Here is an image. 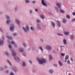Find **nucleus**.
Returning <instances> with one entry per match:
<instances>
[{
	"label": "nucleus",
	"mask_w": 75,
	"mask_h": 75,
	"mask_svg": "<svg viewBox=\"0 0 75 75\" xmlns=\"http://www.w3.org/2000/svg\"><path fill=\"white\" fill-rule=\"evenodd\" d=\"M35 10L36 11H38V10L37 9H35Z\"/></svg>",
	"instance_id": "56"
},
{
	"label": "nucleus",
	"mask_w": 75,
	"mask_h": 75,
	"mask_svg": "<svg viewBox=\"0 0 75 75\" xmlns=\"http://www.w3.org/2000/svg\"><path fill=\"white\" fill-rule=\"evenodd\" d=\"M75 18H74V19H73L72 20V22H73V21H75Z\"/></svg>",
	"instance_id": "47"
},
{
	"label": "nucleus",
	"mask_w": 75,
	"mask_h": 75,
	"mask_svg": "<svg viewBox=\"0 0 75 75\" xmlns=\"http://www.w3.org/2000/svg\"><path fill=\"white\" fill-rule=\"evenodd\" d=\"M11 21H10V20H8L6 21L7 24H8Z\"/></svg>",
	"instance_id": "23"
},
{
	"label": "nucleus",
	"mask_w": 75,
	"mask_h": 75,
	"mask_svg": "<svg viewBox=\"0 0 75 75\" xmlns=\"http://www.w3.org/2000/svg\"><path fill=\"white\" fill-rule=\"evenodd\" d=\"M5 54L6 55H8V53H7V52H5Z\"/></svg>",
	"instance_id": "44"
},
{
	"label": "nucleus",
	"mask_w": 75,
	"mask_h": 75,
	"mask_svg": "<svg viewBox=\"0 0 75 75\" xmlns=\"http://www.w3.org/2000/svg\"><path fill=\"white\" fill-rule=\"evenodd\" d=\"M63 23H66V20H65V19H63Z\"/></svg>",
	"instance_id": "32"
},
{
	"label": "nucleus",
	"mask_w": 75,
	"mask_h": 75,
	"mask_svg": "<svg viewBox=\"0 0 75 75\" xmlns=\"http://www.w3.org/2000/svg\"><path fill=\"white\" fill-rule=\"evenodd\" d=\"M23 56H24L25 57V54H23Z\"/></svg>",
	"instance_id": "53"
},
{
	"label": "nucleus",
	"mask_w": 75,
	"mask_h": 75,
	"mask_svg": "<svg viewBox=\"0 0 75 75\" xmlns=\"http://www.w3.org/2000/svg\"><path fill=\"white\" fill-rule=\"evenodd\" d=\"M37 60L39 62V63L41 64H42L43 62V63H45L47 62L46 59H40V58L38 57L37 58Z\"/></svg>",
	"instance_id": "1"
},
{
	"label": "nucleus",
	"mask_w": 75,
	"mask_h": 75,
	"mask_svg": "<svg viewBox=\"0 0 75 75\" xmlns=\"http://www.w3.org/2000/svg\"><path fill=\"white\" fill-rule=\"evenodd\" d=\"M30 29L32 30V31H34V28L33 27H30Z\"/></svg>",
	"instance_id": "36"
},
{
	"label": "nucleus",
	"mask_w": 75,
	"mask_h": 75,
	"mask_svg": "<svg viewBox=\"0 0 75 75\" xmlns=\"http://www.w3.org/2000/svg\"><path fill=\"white\" fill-rule=\"evenodd\" d=\"M11 44H13L14 45L15 47H17V45H16V44H15V42L14 41H12L11 42Z\"/></svg>",
	"instance_id": "7"
},
{
	"label": "nucleus",
	"mask_w": 75,
	"mask_h": 75,
	"mask_svg": "<svg viewBox=\"0 0 75 75\" xmlns=\"http://www.w3.org/2000/svg\"><path fill=\"white\" fill-rule=\"evenodd\" d=\"M23 67H25V62H23Z\"/></svg>",
	"instance_id": "33"
},
{
	"label": "nucleus",
	"mask_w": 75,
	"mask_h": 75,
	"mask_svg": "<svg viewBox=\"0 0 75 75\" xmlns=\"http://www.w3.org/2000/svg\"><path fill=\"white\" fill-rule=\"evenodd\" d=\"M32 3H35V1H32Z\"/></svg>",
	"instance_id": "55"
},
{
	"label": "nucleus",
	"mask_w": 75,
	"mask_h": 75,
	"mask_svg": "<svg viewBox=\"0 0 75 75\" xmlns=\"http://www.w3.org/2000/svg\"><path fill=\"white\" fill-rule=\"evenodd\" d=\"M13 35L14 36H16V35H17V33H14V34H13Z\"/></svg>",
	"instance_id": "45"
},
{
	"label": "nucleus",
	"mask_w": 75,
	"mask_h": 75,
	"mask_svg": "<svg viewBox=\"0 0 75 75\" xmlns=\"http://www.w3.org/2000/svg\"><path fill=\"white\" fill-rule=\"evenodd\" d=\"M64 33L65 35H69V32H64Z\"/></svg>",
	"instance_id": "11"
},
{
	"label": "nucleus",
	"mask_w": 75,
	"mask_h": 75,
	"mask_svg": "<svg viewBox=\"0 0 75 75\" xmlns=\"http://www.w3.org/2000/svg\"><path fill=\"white\" fill-rule=\"evenodd\" d=\"M57 22L59 23V24H58L59 27H61V24H60L59 21H57Z\"/></svg>",
	"instance_id": "24"
},
{
	"label": "nucleus",
	"mask_w": 75,
	"mask_h": 75,
	"mask_svg": "<svg viewBox=\"0 0 75 75\" xmlns=\"http://www.w3.org/2000/svg\"><path fill=\"white\" fill-rule=\"evenodd\" d=\"M53 65H54V66H56V67H57V65L55 64H54Z\"/></svg>",
	"instance_id": "50"
},
{
	"label": "nucleus",
	"mask_w": 75,
	"mask_h": 75,
	"mask_svg": "<svg viewBox=\"0 0 75 75\" xmlns=\"http://www.w3.org/2000/svg\"><path fill=\"white\" fill-rule=\"evenodd\" d=\"M9 48H10V49L11 48H12V47H11V45H9Z\"/></svg>",
	"instance_id": "38"
},
{
	"label": "nucleus",
	"mask_w": 75,
	"mask_h": 75,
	"mask_svg": "<svg viewBox=\"0 0 75 75\" xmlns=\"http://www.w3.org/2000/svg\"><path fill=\"white\" fill-rule=\"evenodd\" d=\"M15 10H17V8H15Z\"/></svg>",
	"instance_id": "58"
},
{
	"label": "nucleus",
	"mask_w": 75,
	"mask_h": 75,
	"mask_svg": "<svg viewBox=\"0 0 75 75\" xmlns=\"http://www.w3.org/2000/svg\"><path fill=\"white\" fill-rule=\"evenodd\" d=\"M3 43H4V42L3 40L0 41V45H3Z\"/></svg>",
	"instance_id": "17"
},
{
	"label": "nucleus",
	"mask_w": 75,
	"mask_h": 75,
	"mask_svg": "<svg viewBox=\"0 0 75 75\" xmlns=\"http://www.w3.org/2000/svg\"><path fill=\"white\" fill-rule=\"evenodd\" d=\"M6 37L8 39H10V40H11L12 39V37H11V36H9L7 35Z\"/></svg>",
	"instance_id": "15"
},
{
	"label": "nucleus",
	"mask_w": 75,
	"mask_h": 75,
	"mask_svg": "<svg viewBox=\"0 0 75 75\" xmlns=\"http://www.w3.org/2000/svg\"><path fill=\"white\" fill-rule=\"evenodd\" d=\"M69 58V56L67 55L66 56L64 62H67V60L68 59V58Z\"/></svg>",
	"instance_id": "5"
},
{
	"label": "nucleus",
	"mask_w": 75,
	"mask_h": 75,
	"mask_svg": "<svg viewBox=\"0 0 75 75\" xmlns=\"http://www.w3.org/2000/svg\"><path fill=\"white\" fill-rule=\"evenodd\" d=\"M40 17L42 18V19H44V18H45V17L43 16V15H40Z\"/></svg>",
	"instance_id": "19"
},
{
	"label": "nucleus",
	"mask_w": 75,
	"mask_h": 75,
	"mask_svg": "<svg viewBox=\"0 0 75 75\" xmlns=\"http://www.w3.org/2000/svg\"><path fill=\"white\" fill-rule=\"evenodd\" d=\"M49 14H50V15L51 14V13H49Z\"/></svg>",
	"instance_id": "62"
},
{
	"label": "nucleus",
	"mask_w": 75,
	"mask_h": 75,
	"mask_svg": "<svg viewBox=\"0 0 75 75\" xmlns=\"http://www.w3.org/2000/svg\"><path fill=\"white\" fill-rule=\"evenodd\" d=\"M5 68L6 69L7 68V66H5Z\"/></svg>",
	"instance_id": "57"
},
{
	"label": "nucleus",
	"mask_w": 75,
	"mask_h": 75,
	"mask_svg": "<svg viewBox=\"0 0 75 75\" xmlns=\"http://www.w3.org/2000/svg\"><path fill=\"white\" fill-rule=\"evenodd\" d=\"M37 23H40L41 22V21H40L39 19H37Z\"/></svg>",
	"instance_id": "35"
},
{
	"label": "nucleus",
	"mask_w": 75,
	"mask_h": 75,
	"mask_svg": "<svg viewBox=\"0 0 75 75\" xmlns=\"http://www.w3.org/2000/svg\"><path fill=\"white\" fill-rule=\"evenodd\" d=\"M39 49H40V50H41V51H43V50H42V47H39Z\"/></svg>",
	"instance_id": "31"
},
{
	"label": "nucleus",
	"mask_w": 75,
	"mask_h": 75,
	"mask_svg": "<svg viewBox=\"0 0 75 75\" xmlns=\"http://www.w3.org/2000/svg\"><path fill=\"white\" fill-rule=\"evenodd\" d=\"M8 70H7V71H6V73H7V74H8Z\"/></svg>",
	"instance_id": "51"
},
{
	"label": "nucleus",
	"mask_w": 75,
	"mask_h": 75,
	"mask_svg": "<svg viewBox=\"0 0 75 75\" xmlns=\"http://www.w3.org/2000/svg\"><path fill=\"white\" fill-rule=\"evenodd\" d=\"M60 11L61 13H64V11L62 10L61 9H60Z\"/></svg>",
	"instance_id": "27"
},
{
	"label": "nucleus",
	"mask_w": 75,
	"mask_h": 75,
	"mask_svg": "<svg viewBox=\"0 0 75 75\" xmlns=\"http://www.w3.org/2000/svg\"><path fill=\"white\" fill-rule=\"evenodd\" d=\"M29 62H30V64H32V62H31V61H29Z\"/></svg>",
	"instance_id": "49"
},
{
	"label": "nucleus",
	"mask_w": 75,
	"mask_h": 75,
	"mask_svg": "<svg viewBox=\"0 0 75 75\" xmlns=\"http://www.w3.org/2000/svg\"><path fill=\"white\" fill-rule=\"evenodd\" d=\"M14 26L13 24H12L11 25L10 27V30L12 31H13V30H14Z\"/></svg>",
	"instance_id": "2"
},
{
	"label": "nucleus",
	"mask_w": 75,
	"mask_h": 75,
	"mask_svg": "<svg viewBox=\"0 0 75 75\" xmlns=\"http://www.w3.org/2000/svg\"><path fill=\"white\" fill-rule=\"evenodd\" d=\"M30 13H32V11H31V10H30Z\"/></svg>",
	"instance_id": "60"
},
{
	"label": "nucleus",
	"mask_w": 75,
	"mask_h": 75,
	"mask_svg": "<svg viewBox=\"0 0 75 75\" xmlns=\"http://www.w3.org/2000/svg\"><path fill=\"white\" fill-rule=\"evenodd\" d=\"M49 72L51 73V74L53 73V71L52 70L50 69L49 71Z\"/></svg>",
	"instance_id": "26"
},
{
	"label": "nucleus",
	"mask_w": 75,
	"mask_h": 75,
	"mask_svg": "<svg viewBox=\"0 0 75 75\" xmlns=\"http://www.w3.org/2000/svg\"><path fill=\"white\" fill-rule=\"evenodd\" d=\"M51 23H52V25L53 26V27H54V28L55 27V23H54V22L52 21L51 22Z\"/></svg>",
	"instance_id": "9"
},
{
	"label": "nucleus",
	"mask_w": 75,
	"mask_h": 75,
	"mask_svg": "<svg viewBox=\"0 0 75 75\" xmlns=\"http://www.w3.org/2000/svg\"><path fill=\"white\" fill-rule=\"evenodd\" d=\"M54 8L56 10L57 12H58V8H57V7H54Z\"/></svg>",
	"instance_id": "28"
},
{
	"label": "nucleus",
	"mask_w": 75,
	"mask_h": 75,
	"mask_svg": "<svg viewBox=\"0 0 75 75\" xmlns=\"http://www.w3.org/2000/svg\"><path fill=\"white\" fill-rule=\"evenodd\" d=\"M15 59L16 61H17V62H20V59H19V58H18V57H16L15 58Z\"/></svg>",
	"instance_id": "8"
},
{
	"label": "nucleus",
	"mask_w": 75,
	"mask_h": 75,
	"mask_svg": "<svg viewBox=\"0 0 75 75\" xmlns=\"http://www.w3.org/2000/svg\"><path fill=\"white\" fill-rule=\"evenodd\" d=\"M8 42H9V43L10 42V40H8Z\"/></svg>",
	"instance_id": "61"
},
{
	"label": "nucleus",
	"mask_w": 75,
	"mask_h": 75,
	"mask_svg": "<svg viewBox=\"0 0 75 75\" xmlns=\"http://www.w3.org/2000/svg\"><path fill=\"white\" fill-rule=\"evenodd\" d=\"M23 30H24L25 32H27V30H26V28H25L24 27H23Z\"/></svg>",
	"instance_id": "21"
},
{
	"label": "nucleus",
	"mask_w": 75,
	"mask_h": 75,
	"mask_svg": "<svg viewBox=\"0 0 75 75\" xmlns=\"http://www.w3.org/2000/svg\"><path fill=\"white\" fill-rule=\"evenodd\" d=\"M0 31L1 32H3V31H2V30H1V28H0Z\"/></svg>",
	"instance_id": "54"
},
{
	"label": "nucleus",
	"mask_w": 75,
	"mask_h": 75,
	"mask_svg": "<svg viewBox=\"0 0 75 75\" xmlns=\"http://www.w3.org/2000/svg\"><path fill=\"white\" fill-rule=\"evenodd\" d=\"M26 27H27V30H28V31H29V28L28 27V25L26 26Z\"/></svg>",
	"instance_id": "41"
},
{
	"label": "nucleus",
	"mask_w": 75,
	"mask_h": 75,
	"mask_svg": "<svg viewBox=\"0 0 75 75\" xmlns=\"http://www.w3.org/2000/svg\"><path fill=\"white\" fill-rule=\"evenodd\" d=\"M12 55H13V56H14V57H16V54L14 53V52L13 50H12Z\"/></svg>",
	"instance_id": "10"
},
{
	"label": "nucleus",
	"mask_w": 75,
	"mask_h": 75,
	"mask_svg": "<svg viewBox=\"0 0 75 75\" xmlns=\"http://www.w3.org/2000/svg\"><path fill=\"white\" fill-rule=\"evenodd\" d=\"M71 38L72 39V40L74 39V35H71L70 36Z\"/></svg>",
	"instance_id": "30"
},
{
	"label": "nucleus",
	"mask_w": 75,
	"mask_h": 75,
	"mask_svg": "<svg viewBox=\"0 0 75 75\" xmlns=\"http://www.w3.org/2000/svg\"><path fill=\"white\" fill-rule=\"evenodd\" d=\"M42 3L43 6H47V4H45L44 2V0H42Z\"/></svg>",
	"instance_id": "6"
},
{
	"label": "nucleus",
	"mask_w": 75,
	"mask_h": 75,
	"mask_svg": "<svg viewBox=\"0 0 75 75\" xmlns=\"http://www.w3.org/2000/svg\"><path fill=\"white\" fill-rule=\"evenodd\" d=\"M0 69L1 71H3V67H1Z\"/></svg>",
	"instance_id": "46"
},
{
	"label": "nucleus",
	"mask_w": 75,
	"mask_h": 75,
	"mask_svg": "<svg viewBox=\"0 0 75 75\" xmlns=\"http://www.w3.org/2000/svg\"><path fill=\"white\" fill-rule=\"evenodd\" d=\"M10 75H14V74L13 72H11L10 74Z\"/></svg>",
	"instance_id": "43"
},
{
	"label": "nucleus",
	"mask_w": 75,
	"mask_h": 75,
	"mask_svg": "<svg viewBox=\"0 0 75 75\" xmlns=\"http://www.w3.org/2000/svg\"><path fill=\"white\" fill-rule=\"evenodd\" d=\"M7 61L8 63H9V64L10 65H11V62H10L9 60H7Z\"/></svg>",
	"instance_id": "25"
},
{
	"label": "nucleus",
	"mask_w": 75,
	"mask_h": 75,
	"mask_svg": "<svg viewBox=\"0 0 75 75\" xmlns=\"http://www.w3.org/2000/svg\"><path fill=\"white\" fill-rule=\"evenodd\" d=\"M57 5L58 6L59 8H61V3H57Z\"/></svg>",
	"instance_id": "3"
},
{
	"label": "nucleus",
	"mask_w": 75,
	"mask_h": 75,
	"mask_svg": "<svg viewBox=\"0 0 75 75\" xmlns=\"http://www.w3.org/2000/svg\"><path fill=\"white\" fill-rule=\"evenodd\" d=\"M61 54L62 56H64L65 55V54L62 53H61Z\"/></svg>",
	"instance_id": "37"
},
{
	"label": "nucleus",
	"mask_w": 75,
	"mask_h": 75,
	"mask_svg": "<svg viewBox=\"0 0 75 75\" xmlns=\"http://www.w3.org/2000/svg\"><path fill=\"white\" fill-rule=\"evenodd\" d=\"M6 18H7V19H9L10 18L9 16H6Z\"/></svg>",
	"instance_id": "40"
},
{
	"label": "nucleus",
	"mask_w": 75,
	"mask_h": 75,
	"mask_svg": "<svg viewBox=\"0 0 75 75\" xmlns=\"http://www.w3.org/2000/svg\"><path fill=\"white\" fill-rule=\"evenodd\" d=\"M63 42L65 45H66V44H67V40L65 39H64V40Z\"/></svg>",
	"instance_id": "14"
},
{
	"label": "nucleus",
	"mask_w": 75,
	"mask_h": 75,
	"mask_svg": "<svg viewBox=\"0 0 75 75\" xmlns=\"http://www.w3.org/2000/svg\"><path fill=\"white\" fill-rule=\"evenodd\" d=\"M57 34L58 35H62V34H60L59 33H58Z\"/></svg>",
	"instance_id": "48"
},
{
	"label": "nucleus",
	"mask_w": 75,
	"mask_h": 75,
	"mask_svg": "<svg viewBox=\"0 0 75 75\" xmlns=\"http://www.w3.org/2000/svg\"><path fill=\"white\" fill-rule=\"evenodd\" d=\"M23 49L22 48H20L19 49V51H20V52H23Z\"/></svg>",
	"instance_id": "22"
},
{
	"label": "nucleus",
	"mask_w": 75,
	"mask_h": 75,
	"mask_svg": "<svg viewBox=\"0 0 75 75\" xmlns=\"http://www.w3.org/2000/svg\"><path fill=\"white\" fill-rule=\"evenodd\" d=\"M16 21L18 24H20V21H18V19H16Z\"/></svg>",
	"instance_id": "16"
},
{
	"label": "nucleus",
	"mask_w": 75,
	"mask_h": 75,
	"mask_svg": "<svg viewBox=\"0 0 75 75\" xmlns=\"http://www.w3.org/2000/svg\"><path fill=\"white\" fill-rule=\"evenodd\" d=\"M66 17L67 18H68L69 19V18H70V16H69L68 15H66Z\"/></svg>",
	"instance_id": "29"
},
{
	"label": "nucleus",
	"mask_w": 75,
	"mask_h": 75,
	"mask_svg": "<svg viewBox=\"0 0 75 75\" xmlns=\"http://www.w3.org/2000/svg\"><path fill=\"white\" fill-rule=\"evenodd\" d=\"M25 2L26 3H29L30 1H28V0H25Z\"/></svg>",
	"instance_id": "34"
},
{
	"label": "nucleus",
	"mask_w": 75,
	"mask_h": 75,
	"mask_svg": "<svg viewBox=\"0 0 75 75\" xmlns=\"http://www.w3.org/2000/svg\"><path fill=\"white\" fill-rule=\"evenodd\" d=\"M37 27L38 29V30H40V26L39 25V24H37Z\"/></svg>",
	"instance_id": "20"
},
{
	"label": "nucleus",
	"mask_w": 75,
	"mask_h": 75,
	"mask_svg": "<svg viewBox=\"0 0 75 75\" xmlns=\"http://www.w3.org/2000/svg\"><path fill=\"white\" fill-rule=\"evenodd\" d=\"M52 56H51L49 55V60L50 61H51V60H52Z\"/></svg>",
	"instance_id": "18"
},
{
	"label": "nucleus",
	"mask_w": 75,
	"mask_h": 75,
	"mask_svg": "<svg viewBox=\"0 0 75 75\" xmlns=\"http://www.w3.org/2000/svg\"><path fill=\"white\" fill-rule=\"evenodd\" d=\"M33 73H34V72H35V71H33Z\"/></svg>",
	"instance_id": "63"
},
{
	"label": "nucleus",
	"mask_w": 75,
	"mask_h": 75,
	"mask_svg": "<svg viewBox=\"0 0 75 75\" xmlns=\"http://www.w3.org/2000/svg\"><path fill=\"white\" fill-rule=\"evenodd\" d=\"M71 61H73V59H72L71 58Z\"/></svg>",
	"instance_id": "59"
},
{
	"label": "nucleus",
	"mask_w": 75,
	"mask_h": 75,
	"mask_svg": "<svg viewBox=\"0 0 75 75\" xmlns=\"http://www.w3.org/2000/svg\"><path fill=\"white\" fill-rule=\"evenodd\" d=\"M67 62L68 64H71V63H70V62L69 61V60H68V61H67Z\"/></svg>",
	"instance_id": "39"
},
{
	"label": "nucleus",
	"mask_w": 75,
	"mask_h": 75,
	"mask_svg": "<svg viewBox=\"0 0 75 75\" xmlns=\"http://www.w3.org/2000/svg\"><path fill=\"white\" fill-rule=\"evenodd\" d=\"M23 45L24 46V47H26V44L25 43H23Z\"/></svg>",
	"instance_id": "42"
},
{
	"label": "nucleus",
	"mask_w": 75,
	"mask_h": 75,
	"mask_svg": "<svg viewBox=\"0 0 75 75\" xmlns=\"http://www.w3.org/2000/svg\"><path fill=\"white\" fill-rule=\"evenodd\" d=\"M41 40L42 41H43V40H42V39H41Z\"/></svg>",
	"instance_id": "64"
},
{
	"label": "nucleus",
	"mask_w": 75,
	"mask_h": 75,
	"mask_svg": "<svg viewBox=\"0 0 75 75\" xmlns=\"http://www.w3.org/2000/svg\"><path fill=\"white\" fill-rule=\"evenodd\" d=\"M13 69L14 71H15L16 72H17L18 71V69H16V68L15 67L13 68Z\"/></svg>",
	"instance_id": "12"
},
{
	"label": "nucleus",
	"mask_w": 75,
	"mask_h": 75,
	"mask_svg": "<svg viewBox=\"0 0 75 75\" xmlns=\"http://www.w3.org/2000/svg\"><path fill=\"white\" fill-rule=\"evenodd\" d=\"M73 15H74V16H75V12H73L72 13Z\"/></svg>",
	"instance_id": "52"
},
{
	"label": "nucleus",
	"mask_w": 75,
	"mask_h": 75,
	"mask_svg": "<svg viewBox=\"0 0 75 75\" xmlns=\"http://www.w3.org/2000/svg\"><path fill=\"white\" fill-rule=\"evenodd\" d=\"M46 48L48 50H52V48L50 45H47L46 46Z\"/></svg>",
	"instance_id": "4"
},
{
	"label": "nucleus",
	"mask_w": 75,
	"mask_h": 75,
	"mask_svg": "<svg viewBox=\"0 0 75 75\" xmlns=\"http://www.w3.org/2000/svg\"><path fill=\"white\" fill-rule=\"evenodd\" d=\"M58 63L59 64V65H60L61 66H62V63L60 61H58Z\"/></svg>",
	"instance_id": "13"
}]
</instances>
